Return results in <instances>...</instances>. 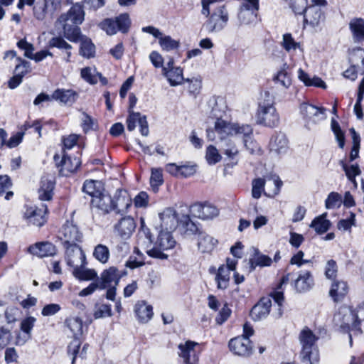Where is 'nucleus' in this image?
I'll list each match as a JSON object with an SVG mask.
<instances>
[{"label":"nucleus","mask_w":364,"mask_h":364,"mask_svg":"<svg viewBox=\"0 0 364 364\" xmlns=\"http://www.w3.org/2000/svg\"><path fill=\"white\" fill-rule=\"evenodd\" d=\"M223 0H201V14L208 17L204 27L208 33L221 31L228 24L229 14Z\"/></svg>","instance_id":"1"},{"label":"nucleus","mask_w":364,"mask_h":364,"mask_svg":"<svg viewBox=\"0 0 364 364\" xmlns=\"http://www.w3.org/2000/svg\"><path fill=\"white\" fill-rule=\"evenodd\" d=\"M318 338L309 328H305L301 331L299 334V341L302 346L301 357L304 363L318 364L319 352L316 345Z\"/></svg>","instance_id":"2"},{"label":"nucleus","mask_w":364,"mask_h":364,"mask_svg":"<svg viewBox=\"0 0 364 364\" xmlns=\"http://www.w3.org/2000/svg\"><path fill=\"white\" fill-rule=\"evenodd\" d=\"M257 124L273 128L279 124V115L272 100H267L259 103L256 114Z\"/></svg>","instance_id":"3"},{"label":"nucleus","mask_w":364,"mask_h":364,"mask_svg":"<svg viewBox=\"0 0 364 364\" xmlns=\"http://www.w3.org/2000/svg\"><path fill=\"white\" fill-rule=\"evenodd\" d=\"M176 244V242L173 239L171 232L161 230L156 241L154 242L153 248L147 250L146 253L153 258L166 259L168 256L167 254L164 253V251L173 249Z\"/></svg>","instance_id":"4"},{"label":"nucleus","mask_w":364,"mask_h":364,"mask_svg":"<svg viewBox=\"0 0 364 364\" xmlns=\"http://www.w3.org/2000/svg\"><path fill=\"white\" fill-rule=\"evenodd\" d=\"M131 21L127 14H122L115 18H105L100 24L101 29L108 35H114L120 31L123 33L128 32Z\"/></svg>","instance_id":"5"},{"label":"nucleus","mask_w":364,"mask_h":364,"mask_svg":"<svg viewBox=\"0 0 364 364\" xmlns=\"http://www.w3.org/2000/svg\"><path fill=\"white\" fill-rule=\"evenodd\" d=\"M48 208L42 205L41 208L36 206H26L23 213V219L28 225L42 227L47 221Z\"/></svg>","instance_id":"6"},{"label":"nucleus","mask_w":364,"mask_h":364,"mask_svg":"<svg viewBox=\"0 0 364 364\" xmlns=\"http://www.w3.org/2000/svg\"><path fill=\"white\" fill-rule=\"evenodd\" d=\"M299 109L306 126L310 123L316 124L326 117V109L323 107L304 102L301 104Z\"/></svg>","instance_id":"7"},{"label":"nucleus","mask_w":364,"mask_h":364,"mask_svg":"<svg viewBox=\"0 0 364 364\" xmlns=\"http://www.w3.org/2000/svg\"><path fill=\"white\" fill-rule=\"evenodd\" d=\"M54 161L59 168V173L63 176H68L75 173L81 164V161L77 157H71L67 154H63L60 159V156L55 154Z\"/></svg>","instance_id":"8"},{"label":"nucleus","mask_w":364,"mask_h":364,"mask_svg":"<svg viewBox=\"0 0 364 364\" xmlns=\"http://www.w3.org/2000/svg\"><path fill=\"white\" fill-rule=\"evenodd\" d=\"M60 238L63 241L65 247L67 245H77V242H81L82 234L76 225L67 222L61 228Z\"/></svg>","instance_id":"9"},{"label":"nucleus","mask_w":364,"mask_h":364,"mask_svg":"<svg viewBox=\"0 0 364 364\" xmlns=\"http://www.w3.org/2000/svg\"><path fill=\"white\" fill-rule=\"evenodd\" d=\"M229 349L235 355L243 357L250 356L252 353V345L250 338L237 336L232 338L228 343Z\"/></svg>","instance_id":"10"},{"label":"nucleus","mask_w":364,"mask_h":364,"mask_svg":"<svg viewBox=\"0 0 364 364\" xmlns=\"http://www.w3.org/2000/svg\"><path fill=\"white\" fill-rule=\"evenodd\" d=\"M65 259L68 266L73 267L86 264V257L78 245H67Z\"/></svg>","instance_id":"11"},{"label":"nucleus","mask_w":364,"mask_h":364,"mask_svg":"<svg viewBox=\"0 0 364 364\" xmlns=\"http://www.w3.org/2000/svg\"><path fill=\"white\" fill-rule=\"evenodd\" d=\"M198 343L187 341L185 343H181L178 346L180 352L179 356L183 359L185 364H198V353L196 348H198Z\"/></svg>","instance_id":"12"},{"label":"nucleus","mask_w":364,"mask_h":364,"mask_svg":"<svg viewBox=\"0 0 364 364\" xmlns=\"http://www.w3.org/2000/svg\"><path fill=\"white\" fill-rule=\"evenodd\" d=\"M136 227V225L133 218L123 217L114 225V232L120 238L127 240L132 235Z\"/></svg>","instance_id":"13"},{"label":"nucleus","mask_w":364,"mask_h":364,"mask_svg":"<svg viewBox=\"0 0 364 364\" xmlns=\"http://www.w3.org/2000/svg\"><path fill=\"white\" fill-rule=\"evenodd\" d=\"M159 216L161 221V230L171 232L180 224V220H178L176 211L172 208H166L162 213L159 214Z\"/></svg>","instance_id":"14"},{"label":"nucleus","mask_w":364,"mask_h":364,"mask_svg":"<svg viewBox=\"0 0 364 364\" xmlns=\"http://www.w3.org/2000/svg\"><path fill=\"white\" fill-rule=\"evenodd\" d=\"M129 115L127 119V129L130 132L133 131L136 124L139 126V130L143 136H147L149 134V126L145 115H141L140 112H135L134 111H129Z\"/></svg>","instance_id":"15"},{"label":"nucleus","mask_w":364,"mask_h":364,"mask_svg":"<svg viewBox=\"0 0 364 364\" xmlns=\"http://www.w3.org/2000/svg\"><path fill=\"white\" fill-rule=\"evenodd\" d=\"M28 252L38 257H53L57 253V248L55 245L48 241L38 242L30 245Z\"/></svg>","instance_id":"16"},{"label":"nucleus","mask_w":364,"mask_h":364,"mask_svg":"<svg viewBox=\"0 0 364 364\" xmlns=\"http://www.w3.org/2000/svg\"><path fill=\"white\" fill-rule=\"evenodd\" d=\"M85 13L80 5L73 6L66 14H61L58 18L59 23H71L78 26L84 21Z\"/></svg>","instance_id":"17"},{"label":"nucleus","mask_w":364,"mask_h":364,"mask_svg":"<svg viewBox=\"0 0 364 364\" xmlns=\"http://www.w3.org/2000/svg\"><path fill=\"white\" fill-rule=\"evenodd\" d=\"M120 278L118 269L114 267H111L101 274L100 279L97 281L99 289H105L111 286H117Z\"/></svg>","instance_id":"18"},{"label":"nucleus","mask_w":364,"mask_h":364,"mask_svg":"<svg viewBox=\"0 0 364 364\" xmlns=\"http://www.w3.org/2000/svg\"><path fill=\"white\" fill-rule=\"evenodd\" d=\"M304 17V25L308 24L311 27L319 26L325 18L321 9L315 5H311L305 8Z\"/></svg>","instance_id":"19"},{"label":"nucleus","mask_w":364,"mask_h":364,"mask_svg":"<svg viewBox=\"0 0 364 364\" xmlns=\"http://www.w3.org/2000/svg\"><path fill=\"white\" fill-rule=\"evenodd\" d=\"M294 288L298 292H305L310 290L314 285V279L309 270L299 272L298 277L294 282Z\"/></svg>","instance_id":"20"},{"label":"nucleus","mask_w":364,"mask_h":364,"mask_svg":"<svg viewBox=\"0 0 364 364\" xmlns=\"http://www.w3.org/2000/svg\"><path fill=\"white\" fill-rule=\"evenodd\" d=\"M78 96V93L72 89L58 88L52 93L53 100L69 106L76 102Z\"/></svg>","instance_id":"21"},{"label":"nucleus","mask_w":364,"mask_h":364,"mask_svg":"<svg viewBox=\"0 0 364 364\" xmlns=\"http://www.w3.org/2000/svg\"><path fill=\"white\" fill-rule=\"evenodd\" d=\"M269 149L272 152L280 155L285 154L288 149V139L282 132L274 133L269 141Z\"/></svg>","instance_id":"22"},{"label":"nucleus","mask_w":364,"mask_h":364,"mask_svg":"<svg viewBox=\"0 0 364 364\" xmlns=\"http://www.w3.org/2000/svg\"><path fill=\"white\" fill-rule=\"evenodd\" d=\"M272 301L269 298H262L251 309L250 316L255 321L265 318L270 311Z\"/></svg>","instance_id":"23"},{"label":"nucleus","mask_w":364,"mask_h":364,"mask_svg":"<svg viewBox=\"0 0 364 364\" xmlns=\"http://www.w3.org/2000/svg\"><path fill=\"white\" fill-rule=\"evenodd\" d=\"M345 317H347V321H344L341 326L343 332H353L354 335L362 333L360 327L361 320L354 311H349L348 315H346Z\"/></svg>","instance_id":"24"},{"label":"nucleus","mask_w":364,"mask_h":364,"mask_svg":"<svg viewBox=\"0 0 364 364\" xmlns=\"http://www.w3.org/2000/svg\"><path fill=\"white\" fill-rule=\"evenodd\" d=\"M348 290L349 288L346 282L334 279L331 286L329 296L334 302H339L346 296Z\"/></svg>","instance_id":"25"},{"label":"nucleus","mask_w":364,"mask_h":364,"mask_svg":"<svg viewBox=\"0 0 364 364\" xmlns=\"http://www.w3.org/2000/svg\"><path fill=\"white\" fill-rule=\"evenodd\" d=\"M91 206L92 208H96L106 214L113 209V199L110 196L101 193L97 197L92 198Z\"/></svg>","instance_id":"26"},{"label":"nucleus","mask_w":364,"mask_h":364,"mask_svg":"<svg viewBox=\"0 0 364 364\" xmlns=\"http://www.w3.org/2000/svg\"><path fill=\"white\" fill-rule=\"evenodd\" d=\"M134 313L140 323H147L152 318L153 307L144 301H138L134 306Z\"/></svg>","instance_id":"27"},{"label":"nucleus","mask_w":364,"mask_h":364,"mask_svg":"<svg viewBox=\"0 0 364 364\" xmlns=\"http://www.w3.org/2000/svg\"><path fill=\"white\" fill-rule=\"evenodd\" d=\"M272 263V260L269 256L263 255L257 248L253 249V254L249 259L251 271L255 270L257 267H269Z\"/></svg>","instance_id":"28"},{"label":"nucleus","mask_w":364,"mask_h":364,"mask_svg":"<svg viewBox=\"0 0 364 364\" xmlns=\"http://www.w3.org/2000/svg\"><path fill=\"white\" fill-rule=\"evenodd\" d=\"M55 182L47 177H42L38 188V198L42 200H50L53 198Z\"/></svg>","instance_id":"29"},{"label":"nucleus","mask_w":364,"mask_h":364,"mask_svg":"<svg viewBox=\"0 0 364 364\" xmlns=\"http://www.w3.org/2000/svg\"><path fill=\"white\" fill-rule=\"evenodd\" d=\"M349 29L355 43L364 41V18H352L349 22Z\"/></svg>","instance_id":"30"},{"label":"nucleus","mask_w":364,"mask_h":364,"mask_svg":"<svg viewBox=\"0 0 364 364\" xmlns=\"http://www.w3.org/2000/svg\"><path fill=\"white\" fill-rule=\"evenodd\" d=\"M132 203V198L129 197L126 191L119 190L118 196H115V200H113V209L116 210L117 213L119 211L127 210Z\"/></svg>","instance_id":"31"},{"label":"nucleus","mask_w":364,"mask_h":364,"mask_svg":"<svg viewBox=\"0 0 364 364\" xmlns=\"http://www.w3.org/2000/svg\"><path fill=\"white\" fill-rule=\"evenodd\" d=\"M88 344H85L80 350V341L75 338L68 346V353L72 356V364H75L77 357L82 359L85 358L87 355Z\"/></svg>","instance_id":"32"},{"label":"nucleus","mask_w":364,"mask_h":364,"mask_svg":"<svg viewBox=\"0 0 364 364\" xmlns=\"http://www.w3.org/2000/svg\"><path fill=\"white\" fill-rule=\"evenodd\" d=\"M298 78L300 81L303 82L306 86L308 87H316L323 89L326 88L325 82L319 77L314 76L311 77L308 73H306L301 68L298 70Z\"/></svg>","instance_id":"33"},{"label":"nucleus","mask_w":364,"mask_h":364,"mask_svg":"<svg viewBox=\"0 0 364 364\" xmlns=\"http://www.w3.org/2000/svg\"><path fill=\"white\" fill-rule=\"evenodd\" d=\"M327 213H324L321 215L316 217L311 223L310 227L316 231L318 235L326 232L331 228V223L326 219Z\"/></svg>","instance_id":"34"},{"label":"nucleus","mask_w":364,"mask_h":364,"mask_svg":"<svg viewBox=\"0 0 364 364\" xmlns=\"http://www.w3.org/2000/svg\"><path fill=\"white\" fill-rule=\"evenodd\" d=\"M60 24L63 26L64 36L68 41L77 43L83 37L81 35V31L78 26L66 22Z\"/></svg>","instance_id":"35"},{"label":"nucleus","mask_w":364,"mask_h":364,"mask_svg":"<svg viewBox=\"0 0 364 364\" xmlns=\"http://www.w3.org/2000/svg\"><path fill=\"white\" fill-rule=\"evenodd\" d=\"M218 240L204 232H199L198 249L202 252H210L216 246Z\"/></svg>","instance_id":"36"},{"label":"nucleus","mask_w":364,"mask_h":364,"mask_svg":"<svg viewBox=\"0 0 364 364\" xmlns=\"http://www.w3.org/2000/svg\"><path fill=\"white\" fill-rule=\"evenodd\" d=\"M230 279V271L225 268V264L219 267L215 275V282L218 289H226L229 286Z\"/></svg>","instance_id":"37"},{"label":"nucleus","mask_w":364,"mask_h":364,"mask_svg":"<svg viewBox=\"0 0 364 364\" xmlns=\"http://www.w3.org/2000/svg\"><path fill=\"white\" fill-rule=\"evenodd\" d=\"M163 75L166 77L171 86L181 85L185 80L183 76V70L181 68L170 70L163 69Z\"/></svg>","instance_id":"38"},{"label":"nucleus","mask_w":364,"mask_h":364,"mask_svg":"<svg viewBox=\"0 0 364 364\" xmlns=\"http://www.w3.org/2000/svg\"><path fill=\"white\" fill-rule=\"evenodd\" d=\"M339 164L345 171L348 179L353 183L355 187H357L355 177L361 173L359 166L357 164L348 165L344 160L340 161Z\"/></svg>","instance_id":"39"},{"label":"nucleus","mask_w":364,"mask_h":364,"mask_svg":"<svg viewBox=\"0 0 364 364\" xmlns=\"http://www.w3.org/2000/svg\"><path fill=\"white\" fill-rule=\"evenodd\" d=\"M233 124L223 119L215 121V129L220 139L223 140L226 136L232 134Z\"/></svg>","instance_id":"40"},{"label":"nucleus","mask_w":364,"mask_h":364,"mask_svg":"<svg viewBox=\"0 0 364 364\" xmlns=\"http://www.w3.org/2000/svg\"><path fill=\"white\" fill-rule=\"evenodd\" d=\"M86 264L77 266L73 269V276L79 280H91L97 277V272L92 269H86Z\"/></svg>","instance_id":"41"},{"label":"nucleus","mask_w":364,"mask_h":364,"mask_svg":"<svg viewBox=\"0 0 364 364\" xmlns=\"http://www.w3.org/2000/svg\"><path fill=\"white\" fill-rule=\"evenodd\" d=\"M95 46L92 41L84 36L80 40V54L87 58H90L95 55Z\"/></svg>","instance_id":"42"},{"label":"nucleus","mask_w":364,"mask_h":364,"mask_svg":"<svg viewBox=\"0 0 364 364\" xmlns=\"http://www.w3.org/2000/svg\"><path fill=\"white\" fill-rule=\"evenodd\" d=\"M65 323L75 337L82 333L83 322L79 317H69L65 319Z\"/></svg>","instance_id":"43"},{"label":"nucleus","mask_w":364,"mask_h":364,"mask_svg":"<svg viewBox=\"0 0 364 364\" xmlns=\"http://www.w3.org/2000/svg\"><path fill=\"white\" fill-rule=\"evenodd\" d=\"M180 225L184 230V233L191 235L196 233L199 234V228L197 225L193 222L188 215H183L180 219Z\"/></svg>","instance_id":"44"},{"label":"nucleus","mask_w":364,"mask_h":364,"mask_svg":"<svg viewBox=\"0 0 364 364\" xmlns=\"http://www.w3.org/2000/svg\"><path fill=\"white\" fill-rule=\"evenodd\" d=\"M92 255L93 257L102 264H106L110 256L109 248L102 244H99L95 247Z\"/></svg>","instance_id":"45"},{"label":"nucleus","mask_w":364,"mask_h":364,"mask_svg":"<svg viewBox=\"0 0 364 364\" xmlns=\"http://www.w3.org/2000/svg\"><path fill=\"white\" fill-rule=\"evenodd\" d=\"M134 256H130L127 262V267L131 269H135L143 266L145 264V257L143 253L137 248L134 250Z\"/></svg>","instance_id":"46"},{"label":"nucleus","mask_w":364,"mask_h":364,"mask_svg":"<svg viewBox=\"0 0 364 364\" xmlns=\"http://www.w3.org/2000/svg\"><path fill=\"white\" fill-rule=\"evenodd\" d=\"M158 40L161 48L165 51H171L177 49L180 46V42L173 39L170 36H164L161 34Z\"/></svg>","instance_id":"47"},{"label":"nucleus","mask_w":364,"mask_h":364,"mask_svg":"<svg viewBox=\"0 0 364 364\" xmlns=\"http://www.w3.org/2000/svg\"><path fill=\"white\" fill-rule=\"evenodd\" d=\"M223 152L229 159L235 161L233 162V165H236L237 164L239 150L236 144L232 141L228 140L225 142V146L223 148Z\"/></svg>","instance_id":"48"},{"label":"nucleus","mask_w":364,"mask_h":364,"mask_svg":"<svg viewBox=\"0 0 364 364\" xmlns=\"http://www.w3.org/2000/svg\"><path fill=\"white\" fill-rule=\"evenodd\" d=\"M164 183L162 169L160 168H151L150 185L154 192L158 191L159 187Z\"/></svg>","instance_id":"49"},{"label":"nucleus","mask_w":364,"mask_h":364,"mask_svg":"<svg viewBox=\"0 0 364 364\" xmlns=\"http://www.w3.org/2000/svg\"><path fill=\"white\" fill-rule=\"evenodd\" d=\"M97 184L100 185L97 181L86 180L82 186V191L90 195L92 198L97 197V196L102 193L100 189L97 186Z\"/></svg>","instance_id":"50"},{"label":"nucleus","mask_w":364,"mask_h":364,"mask_svg":"<svg viewBox=\"0 0 364 364\" xmlns=\"http://www.w3.org/2000/svg\"><path fill=\"white\" fill-rule=\"evenodd\" d=\"M97 70L90 67L84 68L80 72L81 77L91 85H95L97 82Z\"/></svg>","instance_id":"51"},{"label":"nucleus","mask_w":364,"mask_h":364,"mask_svg":"<svg viewBox=\"0 0 364 364\" xmlns=\"http://www.w3.org/2000/svg\"><path fill=\"white\" fill-rule=\"evenodd\" d=\"M257 12L252 11L245 9H240L238 18L242 24H250L256 21Z\"/></svg>","instance_id":"52"},{"label":"nucleus","mask_w":364,"mask_h":364,"mask_svg":"<svg viewBox=\"0 0 364 364\" xmlns=\"http://www.w3.org/2000/svg\"><path fill=\"white\" fill-rule=\"evenodd\" d=\"M274 80L287 89L291 85V75L284 68H282L277 73V75L274 77Z\"/></svg>","instance_id":"53"},{"label":"nucleus","mask_w":364,"mask_h":364,"mask_svg":"<svg viewBox=\"0 0 364 364\" xmlns=\"http://www.w3.org/2000/svg\"><path fill=\"white\" fill-rule=\"evenodd\" d=\"M341 203L342 196L337 192L330 193L325 201V205L327 209L339 208Z\"/></svg>","instance_id":"54"},{"label":"nucleus","mask_w":364,"mask_h":364,"mask_svg":"<svg viewBox=\"0 0 364 364\" xmlns=\"http://www.w3.org/2000/svg\"><path fill=\"white\" fill-rule=\"evenodd\" d=\"M205 159L209 165H214L221 160V156L215 146L210 145L206 149Z\"/></svg>","instance_id":"55"},{"label":"nucleus","mask_w":364,"mask_h":364,"mask_svg":"<svg viewBox=\"0 0 364 364\" xmlns=\"http://www.w3.org/2000/svg\"><path fill=\"white\" fill-rule=\"evenodd\" d=\"M350 215L346 219H341L338 222L337 228L340 230L351 231L352 226L355 225V214L350 212Z\"/></svg>","instance_id":"56"},{"label":"nucleus","mask_w":364,"mask_h":364,"mask_svg":"<svg viewBox=\"0 0 364 364\" xmlns=\"http://www.w3.org/2000/svg\"><path fill=\"white\" fill-rule=\"evenodd\" d=\"M36 318L33 316H28L23 318L21 322L20 328L26 334L28 338L31 337V331L35 326Z\"/></svg>","instance_id":"57"},{"label":"nucleus","mask_w":364,"mask_h":364,"mask_svg":"<svg viewBox=\"0 0 364 364\" xmlns=\"http://www.w3.org/2000/svg\"><path fill=\"white\" fill-rule=\"evenodd\" d=\"M242 135L244 139L247 136H252L253 129L249 124H240L239 123H234L232 129V134Z\"/></svg>","instance_id":"58"},{"label":"nucleus","mask_w":364,"mask_h":364,"mask_svg":"<svg viewBox=\"0 0 364 364\" xmlns=\"http://www.w3.org/2000/svg\"><path fill=\"white\" fill-rule=\"evenodd\" d=\"M197 171V165L190 162L180 165L179 176L188 178L193 176Z\"/></svg>","instance_id":"59"},{"label":"nucleus","mask_w":364,"mask_h":364,"mask_svg":"<svg viewBox=\"0 0 364 364\" xmlns=\"http://www.w3.org/2000/svg\"><path fill=\"white\" fill-rule=\"evenodd\" d=\"M265 181L264 178H257L252 181V196L254 198L258 199L264 191Z\"/></svg>","instance_id":"60"},{"label":"nucleus","mask_w":364,"mask_h":364,"mask_svg":"<svg viewBox=\"0 0 364 364\" xmlns=\"http://www.w3.org/2000/svg\"><path fill=\"white\" fill-rule=\"evenodd\" d=\"M48 47L65 50H70L72 49V46L61 37H53L48 42Z\"/></svg>","instance_id":"61"},{"label":"nucleus","mask_w":364,"mask_h":364,"mask_svg":"<svg viewBox=\"0 0 364 364\" xmlns=\"http://www.w3.org/2000/svg\"><path fill=\"white\" fill-rule=\"evenodd\" d=\"M149 197L146 192L140 191L134 198L133 203L136 208H145L148 207Z\"/></svg>","instance_id":"62"},{"label":"nucleus","mask_w":364,"mask_h":364,"mask_svg":"<svg viewBox=\"0 0 364 364\" xmlns=\"http://www.w3.org/2000/svg\"><path fill=\"white\" fill-rule=\"evenodd\" d=\"M16 60L18 63L15 67L14 74L23 77L30 71V63L19 57L16 58Z\"/></svg>","instance_id":"63"},{"label":"nucleus","mask_w":364,"mask_h":364,"mask_svg":"<svg viewBox=\"0 0 364 364\" xmlns=\"http://www.w3.org/2000/svg\"><path fill=\"white\" fill-rule=\"evenodd\" d=\"M202 220L212 219L219 215V210L213 205L203 203Z\"/></svg>","instance_id":"64"}]
</instances>
